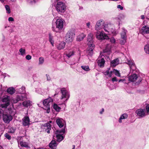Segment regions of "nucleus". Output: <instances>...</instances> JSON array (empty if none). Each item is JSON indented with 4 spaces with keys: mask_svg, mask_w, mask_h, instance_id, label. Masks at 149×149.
<instances>
[{
    "mask_svg": "<svg viewBox=\"0 0 149 149\" xmlns=\"http://www.w3.org/2000/svg\"><path fill=\"white\" fill-rule=\"evenodd\" d=\"M26 99V96L25 94H20L19 95H17L15 99L13 100V102L14 103H16L19 101L23 100Z\"/></svg>",
    "mask_w": 149,
    "mask_h": 149,
    "instance_id": "9b49d317",
    "label": "nucleus"
},
{
    "mask_svg": "<svg viewBox=\"0 0 149 149\" xmlns=\"http://www.w3.org/2000/svg\"><path fill=\"white\" fill-rule=\"evenodd\" d=\"M122 40H120V43L121 45H124L126 42V38L122 39Z\"/></svg>",
    "mask_w": 149,
    "mask_h": 149,
    "instance_id": "a18cd8bd",
    "label": "nucleus"
},
{
    "mask_svg": "<svg viewBox=\"0 0 149 149\" xmlns=\"http://www.w3.org/2000/svg\"><path fill=\"white\" fill-rule=\"evenodd\" d=\"M12 119V116L10 115L6 114L3 115V120L5 123H9Z\"/></svg>",
    "mask_w": 149,
    "mask_h": 149,
    "instance_id": "ddd939ff",
    "label": "nucleus"
},
{
    "mask_svg": "<svg viewBox=\"0 0 149 149\" xmlns=\"http://www.w3.org/2000/svg\"><path fill=\"white\" fill-rule=\"evenodd\" d=\"M104 29L106 32L111 33L113 35H116L117 33V32L115 30L114 26L110 24L104 25Z\"/></svg>",
    "mask_w": 149,
    "mask_h": 149,
    "instance_id": "7ed1b4c3",
    "label": "nucleus"
},
{
    "mask_svg": "<svg viewBox=\"0 0 149 149\" xmlns=\"http://www.w3.org/2000/svg\"><path fill=\"white\" fill-rule=\"evenodd\" d=\"M145 109H140L136 110V113L137 115L141 117H143L145 116Z\"/></svg>",
    "mask_w": 149,
    "mask_h": 149,
    "instance_id": "dca6fc26",
    "label": "nucleus"
},
{
    "mask_svg": "<svg viewBox=\"0 0 149 149\" xmlns=\"http://www.w3.org/2000/svg\"><path fill=\"white\" fill-rule=\"evenodd\" d=\"M5 7L6 11V13L8 14L10 13L11 11L9 6L8 5H6Z\"/></svg>",
    "mask_w": 149,
    "mask_h": 149,
    "instance_id": "79ce46f5",
    "label": "nucleus"
},
{
    "mask_svg": "<svg viewBox=\"0 0 149 149\" xmlns=\"http://www.w3.org/2000/svg\"><path fill=\"white\" fill-rule=\"evenodd\" d=\"M8 20L9 21H13L14 20L12 17H10L8 18Z\"/></svg>",
    "mask_w": 149,
    "mask_h": 149,
    "instance_id": "6e6d98bb",
    "label": "nucleus"
},
{
    "mask_svg": "<svg viewBox=\"0 0 149 149\" xmlns=\"http://www.w3.org/2000/svg\"><path fill=\"white\" fill-rule=\"evenodd\" d=\"M65 132V128L61 130H57L56 131L55 134L57 139V141L60 142L63 139V137L62 135Z\"/></svg>",
    "mask_w": 149,
    "mask_h": 149,
    "instance_id": "39448f33",
    "label": "nucleus"
},
{
    "mask_svg": "<svg viewBox=\"0 0 149 149\" xmlns=\"http://www.w3.org/2000/svg\"><path fill=\"white\" fill-rule=\"evenodd\" d=\"M56 122L58 126L61 128L65 124V121L63 119L58 118L56 119Z\"/></svg>",
    "mask_w": 149,
    "mask_h": 149,
    "instance_id": "f3484780",
    "label": "nucleus"
},
{
    "mask_svg": "<svg viewBox=\"0 0 149 149\" xmlns=\"http://www.w3.org/2000/svg\"><path fill=\"white\" fill-rule=\"evenodd\" d=\"M141 33L142 34L149 33V26L145 25L143 26L140 31Z\"/></svg>",
    "mask_w": 149,
    "mask_h": 149,
    "instance_id": "4468645a",
    "label": "nucleus"
},
{
    "mask_svg": "<svg viewBox=\"0 0 149 149\" xmlns=\"http://www.w3.org/2000/svg\"><path fill=\"white\" fill-rule=\"evenodd\" d=\"M75 53V52L74 50H71L67 52L66 54V56L68 58H70L73 56Z\"/></svg>",
    "mask_w": 149,
    "mask_h": 149,
    "instance_id": "5701e85b",
    "label": "nucleus"
},
{
    "mask_svg": "<svg viewBox=\"0 0 149 149\" xmlns=\"http://www.w3.org/2000/svg\"><path fill=\"white\" fill-rule=\"evenodd\" d=\"M113 73V70L109 72V70H108L104 72V74L105 76H108V77H112Z\"/></svg>",
    "mask_w": 149,
    "mask_h": 149,
    "instance_id": "2f4dec72",
    "label": "nucleus"
},
{
    "mask_svg": "<svg viewBox=\"0 0 149 149\" xmlns=\"http://www.w3.org/2000/svg\"><path fill=\"white\" fill-rule=\"evenodd\" d=\"M15 128L13 127H11L9 130L8 132L10 133H13L15 132Z\"/></svg>",
    "mask_w": 149,
    "mask_h": 149,
    "instance_id": "c03bdc74",
    "label": "nucleus"
},
{
    "mask_svg": "<svg viewBox=\"0 0 149 149\" xmlns=\"http://www.w3.org/2000/svg\"><path fill=\"white\" fill-rule=\"evenodd\" d=\"M3 110L2 109H0V118H1L2 116H3Z\"/></svg>",
    "mask_w": 149,
    "mask_h": 149,
    "instance_id": "603ef678",
    "label": "nucleus"
},
{
    "mask_svg": "<svg viewBox=\"0 0 149 149\" xmlns=\"http://www.w3.org/2000/svg\"><path fill=\"white\" fill-rule=\"evenodd\" d=\"M46 76L47 77V80L48 81L50 80L51 79V78L49 76V75H47V74H46Z\"/></svg>",
    "mask_w": 149,
    "mask_h": 149,
    "instance_id": "bf43d9fd",
    "label": "nucleus"
},
{
    "mask_svg": "<svg viewBox=\"0 0 149 149\" xmlns=\"http://www.w3.org/2000/svg\"><path fill=\"white\" fill-rule=\"evenodd\" d=\"M104 56L101 54L97 60L98 65L101 67H103L104 66L105 62L104 59Z\"/></svg>",
    "mask_w": 149,
    "mask_h": 149,
    "instance_id": "1a4fd4ad",
    "label": "nucleus"
},
{
    "mask_svg": "<svg viewBox=\"0 0 149 149\" xmlns=\"http://www.w3.org/2000/svg\"><path fill=\"white\" fill-rule=\"evenodd\" d=\"M104 22L103 20L100 19L97 22L95 26V29L97 31H99L104 28Z\"/></svg>",
    "mask_w": 149,
    "mask_h": 149,
    "instance_id": "0eeeda50",
    "label": "nucleus"
},
{
    "mask_svg": "<svg viewBox=\"0 0 149 149\" xmlns=\"http://www.w3.org/2000/svg\"><path fill=\"white\" fill-rule=\"evenodd\" d=\"M119 63V60L118 59H116L112 61L111 63V66L115 67Z\"/></svg>",
    "mask_w": 149,
    "mask_h": 149,
    "instance_id": "a878e982",
    "label": "nucleus"
},
{
    "mask_svg": "<svg viewBox=\"0 0 149 149\" xmlns=\"http://www.w3.org/2000/svg\"><path fill=\"white\" fill-rule=\"evenodd\" d=\"M128 117L127 114L126 113H124L122 114L119 118L118 121L120 123H121L122 120L127 118Z\"/></svg>",
    "mask_w": 149,
    "mask_h": 149,
    "instance_id": "c85d7f7f",
    "label": "nucleus"
},
{
    "mask_svg": "<svg viewBox=\"0 0 149 149\" xmlns=\"http://www.w3.org/2000/svg\"><path fill=\"white\" fill-rule=\"evenodd\" d=\"M110 41L112 43H114L116 42V40L114 38L112 37L110 38Z\"/></svg>",
    "mask_w": 149,
    "mask_h": 149,
    "instance_id": "8fccbe9b",
    "label": "nucleus"
},
{
    "mask_svg": "<svg viewBox=\"0 0 149 149\" xmlns=\"http://www.w3.org/2000/svg\"><path fill=\"white\" fill-rule=\"evenodd\" d=\"M75 34L74 30H70L66 33L65 36V41L68 43H71L74 39Z\"/></svg>",
    "mask_w": 149,
    "mask_h": 149,
    "instance_id": "f03ea898",
    "label": "nucleus"
},
{
    "mask_svg": "<svg viewBox=\"0 0 149 149\" xmlns=\"http://www.w3.org/2000/svg\"><path fill=\"white\" fill-rule=\"evenodd\" d=\"M86 25L87 27L89 29H90L91 26V25L90 23V22H88L86 23Z\"/></svg>",
    "mask_w": 149,
    "mask_h": 149,
    "instance_id": "3c124183",
    "label": "nucleus"
},
{
    "mask_svg": "<svg viewBox=\"0 0 149 149\" xmlns=\"http://www.w3.org/2000/svg\"><path fill=\"white\" fill-rule=\"evenodd\" d=\"M44 129L48 134L50 133V130L51 129V125L49 123H46L44 125Z\"/></svg>",
    "mask_w": 149,
    "mask_h": 149,
    "instance_id": "412c9836",
    "label": "nucleus"
},
{
    "mask_svg": "<svg viewBox=\"0 0 149 149\" xmlns=\"http://www.w3.org/2000/svg\"><path fill=\"white\" fill-rule=\"evenodd\" d=\"M31 102L30 100H27L23 102L22 104L24 107H27L31 105Z\"/></svg>",
    "mask_w": 149,
    "mask_h": 149,
    "instance_id": "473e14b6",
    "label": "nucleus"
},
{
    "mask_svg": "<svg viewBox=\"0 0 149 149\" xmlns=\"http://www.w3.org/2000/svg\"><path fill=\"white\" fill-rule=\"evenodd\" d=\"M26 59L28 60H29L31 59V56L29 55H27L26 56Z\"/></svg>",
    "mask_w": 149,
    "mask_h": 149,
    "instance_id": "09e8293b",
    "label": "nucleus"
},
{
    "mask_svg": "<svg viewBox=\"0 0 149 149\" xmlns=\"http://www.w3.org/2000/svg\"><path fill=\"white\" fill-rule=\"evenodd\" d=\"M141 18L142 19H144V15H141Z\"/></svg>",
    "mask_w": 149,
    "mask_h": 149,
    "instance_id": "e2e57ef3",
    "label": "nucleus"
},
{
    "mask_svg": "<svg viewBox=\"0 0 149 149\" xmlns=\"http://www.w3.org/2000/svg\"><path fill=\"white\" fill-rule=\"evenodd\" d=\"M47 107V113H49L50 109V106Z\"/></svg>",
    "mask_w": 149,
    "mask_h": 149,
    "instance_id": "13d9d810",
    "label": "nucleus"
},
{
    "mask_svg": "<svg viewBox=\"0 0 149 149\" xmlns=\"http://www.w3.org/2000/svg\"><path fill=\"white\" fill-rule=\"evenodd\" d=\"M10 97L7 96H4L2 99V101L6 102L1 105V107L2 108H6L9 105Z\"/></svg>",
    "mask_w": 149,
    "mask_h": 149,
    "instance_id": "9d476101",
    "label": "nucleus"
},
{
    "mask_svg": "<svg viewBox=\"0 0 149 149\" xmlns=\"http://www.w3.org/2000/svg\"><path fill=\"white\" fill-rule=\"evenodd\" d=\"M93 35L90 33L88 35L87 39V44L89 47H94L93 43Z\"/></svg>",
    "mask_w": 149,
    "mask_h": 149,
    "instance_id": "6e6552de",
    "label": "nucleus"
},
{
    "mask_svg": "<svg viewBox=\"0 0 149 149\" xmlns=\"http://www.w3.org/2000/svg\"><path fill=\"white\" fill-rule=\"evenodd\" d=\"M52 100L50 97H49L48 98L45 99L43 100V103L44 105L48 107L50 106L51 104H52Z\"/></svg>",
    "mask_w": 149,
    "mask_h": 149,
    "instance_id": "2eb2a0df",
    "label": "nucleus"
},
{
    "mask_svg": "<svg viewBox=\"0 0 149 149\" xmlns=\"http://www.w3.org/2000/svg\"><path fill=\"white\" fill-rule=\"evenodd\" d=\"M144 49L146 53L149 54V45H146L144 46Z\"/></svg>",
    "mask_w": 149,
    "mask_h": 149,
    "instance_id": "ea45409f",
    "label": "nucleus"
},
{
    "mask_svg": "<svg viewBox=\"0 0 149 149\" xmlns=\"http://www.w3.org/2000/svg\"><path fill=\"white\" fill-rule=\"evenodd\" d=\"M61 91L62 94L61 99H62L64 98H66V100H67L70 97V94L69 92L64 88H62Z\"/></svg>",
    "mask_w": 149,
    "mask_h": 149,
    "instance_id": "f8f14e48",
    "label": "nucleus"
},
{
    "mask_svg": "<svg viewBox=\"0 0 149 149\" xmlns=\"http://www.w3.org/2000/svg\"><path fill=\"white\" fill-rule=\"evenodd\" d=\"M113 70V73H114L116 76L119 77H120V73L118 70L115 69H114Z\"/></svg>",
    "mask_w": 149,
    "mask_h": 149,
    "instance_id": "e433bc0d",
    "label": "nucleus"
},
{
    "mask_svg": "<svg viewBox=\"0 0 149 149\" xmlns=\"http://www.w3.org/2000/svg\"><path fill=\"white\" fill-rule=\"evenodd\" d=\"M53 108L57 111H59L61 109V108L56 104H54Z\"/></svg>",
    "mask_w": 149,
    "mask_h": 149,
    "instance_id": "c9c22d12",
    "label": "nucleus"
},
{
    "mask_svg": "<svg viewBox=\"0 0 149 149\" xmlns=\"http://www.w3.org/2000/svg\"><path fill=\"white\" fill-rule=\"evenodd\" d=\"M139 79V77H138L137 75L135 74H133L128 77L129 81L131 82H134Z\"/></svg>",
    "mask_w": 149,
    "mask_h": 149,
    "instance_id": "a211bd4d",
    "label": "nucleus"
},
{
    "mask_svg": "<svg viewBox=\"0 0 149 149\" xmlns=\"http://www.w3.org/2000/svg\"><path fill=\"white\" fill-rule=\"evenodd\" d=\"M122 31L120 33L121 39L126 38L127 36L126 34L127 32V31L124 28H122Z\"/></svg>",
    "mask_w": 149,
    "mask_h": 149,
    "instance_id": "aec40b11",
    "label": "nucleus"
},
{
    "mask_svg": "<svg viewBox=\"0 0 149 149\" xmlns=\"http://www.w3.org/2000/svg\"><path fill=\"white\" fill-rule=\"evenodd\" d=\"M97 31L96 34V37L98 40L108 39L109 38L103 32H100Z\"/></svg>",
    "mask_w": 149,
    "mask_h": 149,
    "instance_id": "423d86ee",
    "label": "nucleus"
},
{
    "mask_svg": "<svg viewBox=\"0 0 149 149\" xmlns=\"http://www.w3.org/2000/svg\"><path fill=\"white\" fill-rule=\"evenodd\" d=\"M18 144L19 146L20 145L22 147L26 148L28 147V144L25 142L22 141L18 142Z\"/></svg>",
    "mask_w": 149,
    "mask_h": 149,
    "instance_id": "7c9ffc66",
    "label": "nucleus"
},
{
    "mask_svg": "<svg viewBox=\"0 0 149 149\" xmlns=\"http://www.w3.org/2000/svg\"><path fill=\"white\" fill-rule=\"evenodd\" d=\"M142 81V79L140 78V79H139V81H138L137 82V83L138 84L140 82H141Z\"/></svg>",
    "mask_w": 149,
    "mask_h": 149,
    "instance_id": "680f3d73",
    "label": "nucleus"
},
{
    "mask_svg": "<svg viewBox=\"0 0 149 149\" xmlns=\"http://www.w3.org/2000/svg\"><path fill=\"white\" fill-rule=\"evenodd\" d=\"M5 0H0V1L1 3H3L4 2Z\"/></svg>",
    "mask_w": 149,
    "mask_h": 149,
    "instance_id": "0e129e2a",
    "label": "nucleus"
},
{
    "mask_svg": "<svg viewBox=\"0 0 149 149\" xmlns=\"http://www.w3.org/2000/svg\"><path fill=\"white\" fill-rule=\"evenodd\" d=\"M12 2H15L16 1V0H10Z\"/></svg>",
    "mask_w": 149,
    "mask_h": 149,
    "instance_id": "69168bd1",
    "label": "nucleus"
},
{
    "mask_svg": "<svg viewBox=\"0 0 149 149\" xmlns=\"http://www.w3.org/2000/svg\"><path fill=\"white\" fill-rule=\"evenodd\" d=\"M4 136L8 140H10L11 139L10 136L7 133L5 134H4Z\"/></svg>",
    "mask_w": 149,
    "mask_h": 149,
    "instance_id": "49530a36",
    "label": "nucleus"
},
{
    "mask_svg": "<svg viewBox=\"0 0 149 149\" xmlns=\"http://www.w3.org/2000/svg\"><path fill=\"white\" fill-rule=\"evenodd\" d=\"M57 144L55 141H52L49 144L50 147L52 149H56Z\"/></svg>",
    "mask_w": 149,
    "mask_h": 149,
    "instance_id": "393cba45",
    "label": "nucleus"
},
{
    "mask_svg": "<svg viewBox=\"0 0 149 149\" xmlns=\"http://www.w3.org/2000/svg\"><path fill=\"white\" fill-rule=\"evenodd\" d=\"M49 41L51 43L52 45L54 46V41L53 40V37L52 36L51 34L50 33H49Z\"/></svg>",
    "mask_w": 149,
    "mask_h": 149,
    "instance_id": "f704fd0d",
    "label": "nucleus"
},
{
    "mask_svg": "<svg viewBox=\"0 0 149 149\" xmlns=\"http://www.w3.org/2000/svg\"><path fill=\"white\" fill-rule=\"evenodd\" d=\"M111 80L113 82L117 81H118V80L116 77H115L112 78Z\"/></svg>",
    "mask_w": 149,
    "mask_h": 149,
    "instance_id": "864d4df0",
    "label": "nucleus"
},
{
    "mask_svg": "<svg viewBox=\"0 0 149 149\" xmlns=\"http://www.w3.org/2000/svg\"><path fill=\"white\" fill-rule=\"evenodd\" d=\"M127 63L130 66V69L134 70L135 69L136 67L133 61H129Z\"/></svg>",
    "mask_w": 149,
    "mask_h": 149,
    "instance_id": "b1692460",
    "label": "nucleus"
},
{
    "mask_svg": "<svg viewBox=\"0 0 149 149\" xmlns=\"http://www.w3.org/2000/svg\"><path fill=\"white\" fill-rule=\"evenodd\" d=\"M117 8H118L120 9L121 10H123V6H121L120 5H118L117 6Z\"/></svg>",
    "mask_w": 149,
    "mask_h": 149,
    "instance_id": "5fc2aeb1",
    "label": "nucleus"
},
{
    "mask_svg": "<svg viewBox=\"0 0 149 149\" xmlns=\"http://www.w3.org/2000/svg\"><path fill=\"white\" fill-rule=\"evenodd\" d=\"M111 48V45L109 44H107L106 46L105 49L103 50L104 53H108V54L110 53Z\"/></svg>",
    "mask_w": 149,
    "mask_h": 149,
    "instance_id": "4be33fe9",
    "label": "nucleus"
},
{
    "mask_svg": "<svg viewBox=\"0 0 149 149\" xmlns=\"http://www.w3.org/2000/svg\"><path fill=\"white\" fill-rule=\"evenodd\" d=\"M19 52H20V55L22 56L26 54V51L24 49L21 48L19 49Z\"/></svg>",
    "mask_w": 149,
    "mask_h": 149,
    "instance_id": "4c0bfd02",
    "label": "nucleus"
},
{
    "mask_svg": "<svg viewBox=\"0 0 149 149\" xmlns=\"http://www.w3.org/2000/svg\"><path fill=\"white\" fill-rule=\"evenodd\" d=\"M55 8L57 12L60 13L64 12L66 9V6L64 3L59 1L56 5Z\"/></svg>",
    "mask_w": 149,
    "mask_h": 149,
    "instance_id": "20e7f679",
    "label": "nucleus"
},
{
    "mask_svg": "<svg viewBox=\"0 0 149 149\" xmlns=\"http://www.w3.org/2000/svg\"><path fill=\"white\" fill-rule=\"evenodd\" d=\"M125 81V79H120L119 80L118 82H123Z\"/></svg>",
    "mask_w": 149,
    "mask_h": 149,
    "instance_id": "4d7b16f0",
    "label": "nucleus"
},
{
    "mask_svg": "<svg viewBox=\"0 0 149 149\" xmlns=\"http://www.w3.org/2000/svg\"><path fill=\"white\" fill-rule=\"evenodd\" d=\"M104 111V109L103 108L102 109V110L100 111V113L102 114Z\"/></svg>",
    "mask_w": 149,
    "mask_h": 149,
    "instance_id": "052dcab7",
    "label": "nucleus"
},
{
    "mask_svg": "<svg viewBox=\"0 0 149 149\" xmlns=\"http://www.w3.org/2000/svg\"><path fill=\"white\" fill-rule=\"evenodd\" d=\"M73 148L72 149H75V146L74 145H73Z\"/></svg>",
    "mask_w": 149,
    "mask_h": 149,
    "instance_id": "774afa93",
    "label": "nucleus"
},
{
    "mask_svg": "<svg viewBox=\"0 0 149 149\" xmlns=\"http://www.w3.org/2000/svg\"><path fill=\"white\" fill-rule=\"evenodd\" d=\"M12 2H15L16 1V0H10Z\"/></svg>",
    "mask_w": 149,
    "mask_h": 149,
    "instance_id": "338daca9",
    "label": "nucleus"
},
{
    "mask_svg": "<svg viewBox=\"0 0 149 149\" xmlns=\"http://www.w3.org/2000/svg\"><path fill=\"white\" fill-rule=\"evenodd\" d=\"M53 21H55L56 26H53L52 30L56 32H60L62 31L64 26V20L60 17H56L54 18Z\"/></svg>",
    "mask_w": 149,
    "mask_h": 149,
    "instance_id": "f257e3e1",
    "label": "nucleus"
},
{
    "mask_svg": "<svg viewBox=\"0 0 149 149\" xmlns=\"http://www.w3.org/2000/svg\"><path fill=\"white\" fill-rule=\"evenodd\" d=\"M86 36L83 33H81L78 36L77 40L78 41H81L85 38Z\"/></svg>",
    "mask_w": 149,
    "mask_h": 149,
    "instance_id": "c756f323",
    "label": "nucleus"
},
{
    "mask_svg": "<svg viewBox=\"0 0 149 149\" xmlns=\"http://www.w3.org/2000/svg\"><path fill=\"white\" fill-rule=\"evenodd\" d=\"M81 68L86 71H88L90 70V69L88 66L82 65L81 66Z\"/></svg>",
    "mask_w": 149,
    "mask_h": 149,
    "instance_id": "58836bf2",
    "label": "nucleus"
},
{
    "mask_svg": "<svg viewBox=\"0 0 149 149\" xmlns=\"http://www.w3.org/2000/svg\"><path fill=\"white\" fill-rule=\"evenodd\" d=\"M44 61V59L42 57H40L39 58V64H42L43 63Z\"/></svg>",
    "mask_w": 149,
    "mask_h": 149,
    "instance_id": "37998d69",
    "label": "nucleus"
},
{
    "mask_svg": "<svg viewBox=\"0 0 149 149\" xmlns=\"http://www.w3.org/2000/svg\"><path fill=\"white\" fill-rule=\"evenodd\" d=\"M19 92L20 93L24 94L25 92V88L24 86H22L21 88L19 89Z\"/></svg>",
    "mask_w": 149,
    "mask_h": 149,
    "instance_id": "a19ab883",
    "label": "nucleus"
},
{
    "mask_svg": "<svg viewBox=\"0 0 149 149\" xmlns=\"http://www.w3.org/2000/svg\"><path fill=\"white\" fill-rule=\"evenodd\" d=\"M15 91V90L13 87H10L7 89V92L11 95L14 94Z\"/></svg>",
    "mask_w": 149,
    "mask_h": 149,
    "instance_id": "72a5a7b5",
    "label": "nucleus"
},
{
    "mask_svg": "<svg viewBox=\"0 0 149 149\" xmlns=\"http://www.w3.org/2000/svg\"><path fill=\"white\" fill-rule=\"evenodd\" d=\"M90 49L87 51V56H91L93 54V50L94 49V47H89Z\"/></svg>",
    "mask_w": 149,
    "mask_h": 149,
    "instance_id": "bb28decb",
    "label": "nucleus"
},
{
    "mask_svg": "<svg viewBox=\"0 0 149 149\" xmlns=\"http://www.w3.org/2000/svg\"><path fill=\"white\" fill-rule=\"evenodd\" d=\"M65 43L62 42H61L57 46V48L59 50H61L64 48L65 45Z\"/></svg>",
    "mask_w": 149,
    "mask_h": 149,
    "instance_id": "cd10ccee",
    "label": "nucleus"
},
{
    "mask_svg": "<svg viewBox=\"0 0 149 149\" xmlns=\"http://www.w3.org/2000/svg\"><path fill=\"white\" fill-rule=\"evenodd\" d=\"M30 119L29 117L25 116L22 119V124L24 126H27L29 124Z\"/></svg>",
    "mask_w": 149,
    "mask_h": 149,
    "instance_id": "6ab92c4d",
    "label": "nucleus"
},
{
    "mask_svg": "<svg viewBox=\"0 0 149 149\" xmlns=\"http://www.w3.org/2000/svg\"><path fill=\"white\" fill-rule=\"evenodd\" d=\"M146 109L147 110V113L148 115L149 114V104L146 105Z\"/></svg>",
    "mask_w": 149,
    "mask_h": 149,
    "instance_id": "de8ad7c7",
    "label": "nucleus"
}]
</instances>
